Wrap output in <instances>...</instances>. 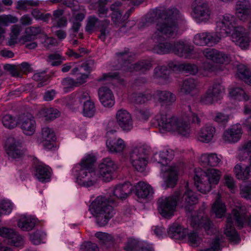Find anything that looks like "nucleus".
Masks as SVG:
<instances>
[{
    "mask_svg": "<svg viewBox=\"0 0 251 251\" xmlns=\"http://www.w3.org/2000/svg\"><path fill=\"white\" fill-rule=\"evenodd\" d=\"M229 94L231 97L239 100H247L249 98V96L245 93L244 90L238 87L231 89Z\"/></svg>",
    "mask_w": 251,
    "mask_h": 251,
    "instance_id": "49",
    "label": "nucleus"
},
{
    "mask_svg": "<svg viewBox=\"0 0 251 251\" xmlns=\"http://www.w3.org/2000/svg\"><path fill=\"white\" fill-rule=\"evenodd\" d=\"M230 60V56L224 52L219 51L215 58V63L218 64H227Z\"/></svg>",
    "mask_w": 251,
    "mask_h": 251,
    "instance_id": "60",
    "label": "nucleus"
},
{
    "mask_svg": "<svg viewBox=\"0 0 251 251\" xmlns=\"http://www.w3.org/2000/svg\"><path fill=\"white\" fill-rule=\"evenodd\" d=\"M2 122L3 126L9 129L14 128L18 124V120L10 115H6L2 118Z\"/></svg>",
    "mask_w": 251,
    "mask_h": 251,
    "instance_id": "52",
    "label": "nucleus"
},
{
    "mask_svg": "<svg viewBox=\"0 0 251 251\" xmlns=\"http://www.w3.org/2000/svg\"><path fill=\"white\" fill-rule=\"evenodd\" d=\"M236 76L246 84L251 85V71L244 65L238 67Z\"/></svg>",
    "mask_w": 251,
    "mask_h": 251,
    "instance_id": "40",
    "label": "nucleus"
},
{
    "mask_svg": "<svg viewBox=\"0 0 251 251\" xmlns=\"http://www.w3.org/2000/svg\"><path fill=\"white\" fill-rule=\"evenodd\" d=\"M224 88L220 83H214L202 95L200 101L204 104L210 105L220 100Z\"/></svg>",
    "mask_w": 251,
    "mask_h": 251,
    "instance_id": "9",
    "label": "nucleus"
},
{
    "mask_svg": "<svg viewBox=\"0 0 251 251\" xmlns=\"http://www.w3.org/2000/svg\"><path fill=\"white\" fill-rule=\"evenodd\" d=\"M51 170L49 166L40 163L35 168V176L40 182H47L50 180Z\"/></svg>",
    "mask_w": 251,
    "mask_h": 251,
    "instance_id": "22",
    "label": "nucleus"
},
{
    "mask_svg": "<svg viewBox=\"0 0 251 251\" xmlns=\"http://www.w3.org/2000/svg\"><path fill=\"white\" fill-rule=\"evenodd\" d=\"M151 95L150 94L137 93L134 94L133 96V101L137 104L144 103L151 100Z\"/></svg>",
    "mask_w": 251,
    "mask_h": 251,
    "instance_id": "56",
    "label": "nucleus"
},
{
    "mask_svg": "<svg viewBox=\"0 0 251 251\" xmlns=\"http://www.w3.org/2000/svg\"><path fill=\"white\" fill-rule=\"evenodd\" d=\"M0 236L4 238H6L8 239V240L10 239V238H13L14 237H16L18 239V241L14 242V243L16 245H19V243H21V238L15 234V231L12 229L3 227H0Z\"/></svg>",
    "mask_w": 251,
    "mask_h": 251,
    "instance_id": "50",
    "label": "nucleus"
},
{
    "mask_svg": "<svg viewBox=\"0 0 251 251\" xmlns=\"http://www.w3.org/2000/svg\"><path fill=\"white\" fill-rule=\"evenodd\" d=\"M200 161L204 166L216 167L222 163L221 156H218L215 153L202 154L200 158Z\"/></svg>",
    "mask_w": 251,
    "mask_h": 251,
    "instance_id": "25",
    "label": "nucleus"
},
{
    "mask_svg": "<svg viewBox=\"0 0 251 251\" xmlns=\"http://www.w3.org/2000/svg\"><path fill=\"white\" fill-rule=\"evenodd\" d=\"M21 143L20 140L12 136L9 137L5 142V150L8 156L12 159L22 158L24 152L22 150Z\"/></svg>",
    "mask_w": 251,
    "mask_h": 251,
    "instance_id": "10",
    "label": "nucleus"
},
{
    "mask_svg": "<svg viewBox=\"0 0 251 251\" xmlns=\"http://www.w3.org/2000/svg\"><path fill=\"white\" fill-rule=\"evenodd\" d=\"M147 149L144 147H136L133 149L130 159L132 166L138 171L143 172L147 164Z\"/></svg>",
    "mask_w": 251,
    "mask_h": 251,
    "instance_id": "8",
    "label": "nucleus"
},
{
    "mask_svg": "<svg viewBox=\"0 0 251 251\" xmlns=\"http://www.w3.org/2000/svg\"><path fill=\"white\" fill-rule=\"evenodd\" d=\"M189 110L188 116L186 118L178 117L165 112H161L156 116L159 126L166 131L181 136L188 137L191 132V126L188 122L199 126L201 125V115H199L191 111V107L188 106Z\"/></svg>",
    "mask_w": 251,
    "mask_h": 251,
    "instance_id": "3",
    "label": "nucleus"
},
{
    "mask_svg": "<svg viewBox=\"0 0 251 251\" xmlns=\"http://www.w3.org/2000/svg\"><path fill=\"white\" fill-rule=\"evenodd\" d=\"M243 130L240 124H235L231 126L226 129L223 134V139L229 143L237 142L241 138Z\"/></svg>",
    "mask_w": 251,
    "mask_h": 251,
    "instance_id": "16",
    "label": "nucleus"
},
{
    "mask_svg": "<svg viewBox=\"0 0 251 251\" xmlns=\"http://www.w3.org/2000/svg\"><path fill=\"white\" fill-rule=\"evenodd\" d=\"M151 112L147 108H143L138 110L136 113L137 118L142 121H147L151 116Z\"/></svg>",
    "mask_w": 251,
    "mask_h": 251,
    "instance_id": "64",
    "label": "nucleus"
},
{
    "mask_svg": "<svg viewBox=\"0 0 251 251\" xmlns=\"http://www.w3.org/2000/svg\"><path fill=\"white\" fill-rule=\"evenodd\" d=\"M117 59L121 67L124 68L125 71L128 72L141 71L144 72L150 70L152 64L149 60H142L135 64H131V61L133 58V54L128 51V50H125L116 53Z\"/></svg>",
    "mask_w": 251,
    "mask_h": 251,
    "instance_id": "6",
    "label": "nucleus"
},
{
    "mask_svg": "<svg viewBox=\"0 0 251 251\" xmlns=\"http://www.w3.org/2000/svg\"><path fill=\"white\" fill-rule=\"evenodd\" d=\"M216 32L221 39L230 35L232 41L241 49L249 46V33L243 27L236 26V19L231 14H226L219 18L216 23Z\"/></svg>",
    "mask_w": 251,
    "mask_h": 251,
    "instance_id": "4",
    "label": "nucleus"
},
{
    "mask_svg": "<svg viewBox=\"0 0 251 251\" xmlns=\"http://www.w3.org/2000/svg\"><path fill=\"white\" fill-rule=\"evenodd\" d=\"M225 234L229 240L235 243H237L240 240L238 234L233 226V220L231 216H228L227 218Z\"/></svg>",
    "mask_w": 251,
    "mask_h": 251,
    "instance_id": "31",
    "label": "nucleus"
},
{
    "mask_svg": "<svg viewBox=\"0 0 251 251\" xmlns=\"http://www.w3.org/2000/svg\"><path fill=\"white\" fill-rule=\"evenodd\" d=\"M165 170L166 171V176H167L166 182L168 187H174L177 179V167L175 165L166 166Z\"/></svg>",
    "mask_w": 251,
    "mask_h": 251,
    "instance_id": "32",
    "label": "nucleus"
},
{
    "mask_svg": "<svg viewBox=\"0 0 251 251\" xmlns=\"http://www.w3.org/2000/svg\"><path fill=\"white\" fill-rule=\"evenodd\" d=\"M40 113L46 121L53 120L60 115L59 111L57 109L52 107L43 108Z\"/></svg>",
    "mask_w": 251,
    "mask_h": 251,
    "instance_id": "44",
    "label": "nucleus"
},
{
    "mask_svg": "<svg viewBox=\"0 0 251 251\" xmlns=\"http://www.w3.org/2000/svg\"><path fill=\"white\" fill-rule=\"evenodd\" d=\"M37 221L30 216H23L18 221V226L24 231L31 230L35 226Z\"/></svg>",
    "mask_w": 251,
    "mask_h": 251,
    "instance_id": "35",
    "label": "nucleus"
},
{
    "mask_svg": "<svg viewBox=\"0 0 251 251\" xmlns=\"http://www.w3.org/2000/svg\"><path fill=\"white\" fill-rule=\"evenodd\" d=\"M133 188L129 182L119 184L112 190L114 196L118 199H125L131 193Z\"/></svg>",
    "mask_w": 251,
    "mask_h": 251,
    "instance_id": "26",
    "label": "nucleus"
},
{
    "mask_svg": "<svg viewBox=\"0 0 251 251\" xmlns=\"http://www.w3.org/2000/svg\"><path fill=\"white\" fill-rule=\"evenodd\" d=\"M190 226L194 229L200 230L203 229L207 234H211L214 232L213 223L206 217H192L190 219Z\"/></svg>",
    "mask_w": 251,
    "mask_h": 251,
    "instance_id": "15",
    "label": "nucleus"
},
{
    "mask_svg": "<svg viewBox=\"0 0 251 251\" xmlns=\"http://www.w3.org/2000/svg\"><path fill=\"white\" fill-rule=\"evenodd\" d=\"M181 198L180 191H176L169 196H163L157 201V209L164 218H170L174 215L176 206L179 203Z\"/></svg>",
    "mask_w": 251,
    "mask_h": 251,
    "instance_id": "7",
    "label": "nucleus"
},
{
    "mask_svg": "<svg viewBox=\"0 0 251 251\" xmlns=\"http://www.w3.org/2000/svg\"><path fill=\"white\" fill-rule=\"evenodd\" d=\"M28 30L30 35L25 36L23 38V40L25 42L30 41L32 38V36L34 37V39L38 34H41L43 36V34H45L43 29L40 27L31 26L28 28Z\"/></svg>",
    "mask_w": 251,
    "mask_h": 251,
    "instance_id": "55",
    "label": "nucleus"
},
{
    "mask_svg": "<svg viewBox=\"0 0 251 251\" xmlns=\"http://www.w3.org/2000/svg\"><path fill=\"white\" fill-rule=\"evenodd\" d=\"M216 132V129L211 125H206L198 134V139L203 143H209L212 140Z\"/></svg>",
    "mask_w": 251,
    "mask_h": 251,
    "instance_id": "24",
    "label": "nucleus"
},
{
    "mask_svg": "<svg viewBox=\"0 0 251 251\" xmlns=\"http://www.w3.org/2000/svg\"><path fill=\"white\" fill-rule=\"evenodd\" d=\"M236 14L241 20H247L251 15V4L248 0H239L237 2Z\"/></svg>",
    "mask_w": 251,
    "mask_h": 251,
    "instance_id": "21",
    "label": "nucleus"
},
{
    "mask_svg": "<svg viewBox=\"0 0 251 251\" xmlns=\"http://www.w3.org/2000/svg\"><path fill=\"white\" fill-rule=\"evenodd\" d=\"M187 188L183 197L181 196L179 203L187 210H191V207L198 202L197 195L191 189L188 188V183L186 184Z\"/></svg>",
    "mask_w": 251,
    "mask_h": 251,
    "instance_id": "19",
    "label": "nucleus"
},
{
    "mask_svg": "<svg viewBox=\"0 0 251 251\" xmlns=\"http://www.w3.org/2000/svg\"><path fill=\"white\" fill-rule=\"evenodd\" d=\"M121 5V2H116L110 6V9L113 11L111 15L112 20L114 24L118 26H119L122 23V13L119 10V7Z\"/></svg>",
    "mask_w": 251,
    "mask_h": 251,
    "instance_id": "41",
    "label": "nucleus"
},
{
    "mask_svg": "<svg viewBox=\"0 0 251 251\" xmlns=\"http://www.w3.org/2000/svg\"><path fill=\"white\" fill-rule=\"evenodd\" d=\"M193 46L185 43L182 41L176 42L175 54L185 58H190L193 54Z\"/></svg>",
    "mask_w": 251,
    "mask_h": 251,
    "instance_id": "23",
    "label": "nucleus"
},
{
    "mask_svg": "<svg viewBox=\"0 0 251 251\" xmlns=\"http://www.w3.org/2000/svg\"><path fill=\"white\" fill-rule=\"evenodd\" d=\"M46 236V234L41 231H36L30 235V239L32 243L35 245L39 244L43 238Z\"/></svg>",
    "mask_w": 251,
    "mask_h": 251,
    "instance_id": "63",
    "label": "nucleus"
},
{
    "mask_svg": "<svg viewBox=\"0 0 251 251\" xmlns=\"http://www.w3.org/2000/svg\"><path fill=\"white\" fill-rule=\"evenodd\" d=\"M204 174V176L211 185H216L219 183L221 173L218 170L213 168L209 169Z\"/></svg>",
    "mask_w": 251,
    "mask_h": 251,
    "instance_id": "38",
    "label": "nucleus"
},
{
    "mask_svg": "<svg viewBox=\"0 0 251 251\" xmlns=\"http://www.w3.org/2000/svg\"><path fill=\"white\" fill-rule=\"evenodd\" d=\"M96 112V108L94 103L92 101L83 104V114L88 117H93Z\"/></svg>",
    "mask_w": 251,
    "mask_h": 251,
    "instance_id": "54",
    "label": "nucleus"
},
{
    "mask_svg": "<svg viewBox=\"0 0 251 251\" xmlns=\"http://www.w3.org/2000/svg\"><path fill=\"white\" fill-rule=\"evenodd\" d=\"M99 97L101 104L107 107L113 106L115 103V98L113 92L108 87L103 86L98 91Z\"/></svg>",
    "mask_w": 251,
    "mask_h": 251,
    "instance_id": "20",
    "label": "nucleus"
},
{
    "mask_svg": "<svg viewBox=\"0 0 251 251\" xmlns=\"http://www.w3.org/2000/svg\"><path fill=\"white\" fill-rule=\"evenodd\" d=\"M106 146L109 151L112 153L122 152L126 147L125 141L121 138L107 141Z\"/></svg>",
    "mask_w": 251,
    "mask_h": 251,
    "instance_id": "34",
    "label": "nucleus"
},
{
    "mask_svg": "<svg viewBox=\"0 0 251 251\" xmlns=\"http://www.w3.org/2000/svg\"><path fill=\"white\" fill-rule=\"evenodd\" d=\"M115 201L114 198L107 199L100 196L92 203L91 208L93 209L96 222L100 226L106 225L113 216V206L116 205Z\"/></svg>",
    "mask_w": 251,
    "mask_h": 251,
    "instance_id": "5",
    "label": "nucleus"
},
{
    "mask_svg": "<svg viewBox=\"0 0 251 251\" xmlns=\"http://www.w3.org/2000/svg\"><path fill=\"white\" fill-rule=\"evenodd\" d=\"M194 13L199 21L206 22L211 18V9L207 2L199 1L194 8Z\"/></svg>",
    "mask_w": 251,
    "mask_h": 251,
    "instance_id": "17",
    "label": "nucleus"
},
{
    "mask_svg": "<svg viewBox=\"0 0 251 251\" xmlns=\"http://www.w3.org/2000/svg\"><path fill=\"white\" fill-rule=\"evenodd\" d=\"M232 215L240 228L245 226H251V216L249 218L244 207H240L234 209L232 211Z\"/></svg>",
    "mask_w": 251,
    "mask_h": 251,
    "instance_id": "18",
    "label": "nucleus"
},
{
    "mask_svg": "<svg viewBox=\"0 0 251 251\" xmlns=\"http://www.w3.org/2000/svg\"><path fill=\"white\" fill-rule=\"evenodd\" d=\"M212 209L217 218H221L226 212L225 205L221 201L220 196L219 194L217 195L215 202L213 204Z\"/></svg>",
    "mask_w": 251,
    "mask_h": 251,
    "instance_id": "46",
    "label": "nucleus"
},
{
    "mask_svg": "<svg viewBox=\"0 0 251 251\" xmlns=\"http://www.w3.org/2000/svg\"><path fill=\"white\" fill-rule=\"evenodd\" d=\"M107 79H116L120 83H122L123 81V79L120 78L119 74L117 72H110L107 74H104L101 77L98 79V81H101Z\"/></svg>",
    "mask_w": 251,
    "mask_h": 251,
    "instance_id": "58",
    "label": "nucleus"
},
{
    "mask_svg": "<svg viewBox=\"0 0 251 251\" xmlns=\"http://www.w3.org/2000/svg\"><path fill=\"white\" fill-rule=\"evenodd\" d=\"M194 184L198 190L202 193H206L211 189V184L206 180L204 176H199L196 175L194 177Z\"/></svg>",
    "mask_w": 251,
    "mask_h": 251,
    "instance_id": "33",
    "label": "nucleus"
},
{
    "mask_svg": "<svg viewBox=\"0 0 251 251\" xmlns=\"http://www.w3.org/2000/svg\"><path fill=\"white\" fill-rule=\"evenodd\" d=\"M18 21V18L11 14L0 15V26H7L10 24H15Z\"/></svg>",
    "mask_w": 251,
    "mask_h": 251,
    "instance_id": "51",
    "label": "nucleus"
},
{
    "mask_svg": "<svg viewBox=\"0 0 251 251\" xmlns=\"http://www.w3.org/2000/svg\"><path fill=\"white\" fill-rule=\"evenodd\" d=\"M12 205L11 202L7 201H0V215L8 214L12 210Z\"/></svg>",
    "mask_w": 251,
    "mask_h": 251,
    "instance_id": "59",
    "label": "nucleus"
},
{
    "mask_svg": "<svg viewBox=\"0 0 251 251\" xmlns=\"http://www.w3.org/2000/svg\"><path fill=\"white\" fill-rule=\"evenodd\" d=\"M135 194L139 198H146L153 193L151 185L143 181H140L135 186Z\"/></svg>",
    "mask_w": 251,
    "mask_h": 251,
    "instance_id": "30",
    "label": "nucleus"
},
{
    "mask_svg": "<svg viewBox=\"0 0 251 251\" xmlns=\"http://www.w3.org/2000/svg\"><path fill=\"white\" fill-rule=\"evenodd\" d=\"M199 85V82L193 78L185 79L179 84V92L185 95L191 94L198 90Z\"/></svg>",
    "mask_w": 251,
    "mask_h": 251,
    "instance_id": "27",
    "label": "nucleus"
},
{
    "mask_svg": "<svg viewBox=\"0 0 251 251\" xmlns=\"http://www.w3.org/2000/svg\"><path fill=\"white\" fill-rule=\"evenodd\" d=\"M40 5L38 0H19L17 2L16 8L19 10L27 11L29 7H36Z\"/></svg>",
    "mask_w": 251,
    "mask_h": 251,
    "instance_id": "45",
    "label": "nucleus"
},
{
    "mask_svg": "<svg viewBox=\"0 0 251 251\" xmlns=\"http://www.w3.org/2000/svg\"><path fill=\"white\" fill-rule=\"evenodd\" d=\"M153 97L159 102L167 105L172 104L176 100L175 95L168 91L157 90L153 94Z\"/></svg>",
    "mask_w": 251,
    "mask_h": 251,
    "instance_id": "28",
    "label": "nucleus"
},
{
    "mask_svg": "<svg viewBox=\"0 0 251 251\" xmlns=\"http://www.w3.org/2000/svg\"><path fill=\"white\" fill-rule=\"evenodd\" d=\"M221 40V36L216 32H201L197 34L194 38V43L198 46H213Z\"/></svg>",
    "mask_w": 251,
    "mask_h": 251,
    "instance_id": "11",
    "label": "nucleus"
},
{
    "mask_svg": "<svg viewBox=\"0 0 251 251\" xmlns=\"http://www.w3.org/2000/svg\"><path fill=\"white\" fill-rule=\"evenodd\" d=\"M170 70L165 66L156 67L154 70V76L158 79H163L166 82L169 78Z\"/></svg>",
    "mask_w": 251,
    "mask_h": 251,
    "instance_id": "42",
    "label": "nucleus"
},
{
    "mask_svg": "<svg viewBox=\"0 0 251 251\" xmlns=\"http://www.w3.org/2000/svg\"><path fill=\"white\" fill-rule=\"evenodd\" d=\"M33 79L39 82L37 84L38 87H41L47 84L49 76L47 75L45 71L36 72L32 76Z\"/></svg>",
    "mask_w": 251,
    "mask_h": 251,
    "instance_id": "48",
    "label": "nucleus"
},
{
    "mask_svg": "<svg viewBox=\"0 0 251 251\" xmlns=\"http://www.w3.org/2000/svg\"><path fill=\"white\" fill-rule=\"evenodd\" d=\"M186 232L187 230L182 229L180 225L174 224L170 226L168 233L171 238L180 239L186 236Z\"/></svg>",
    "mask_w": 251,
    "mask_h": 251,
    "instance_id": "37",
    "label": "nucleus"
},
{
    "mask_svg": "<svg viewBox=\"0 0 251 251\" xmlns=\"http://www.w3.org/2000/svg\"><path fill=\"white\" fill-rule=\"evenodd\" d=\"M169 67L170 69L175 70L179 68L182 71L186 73H189L191 75H195L198 71L197 66L194 64H182L179 66L174 64L173 63H169Z\"/></svg>",
    "mask_w": 251,
    "mask_h": 251,
    "instance_id": "39",
    "label": "nucleus"
},
{
    "mask_svg": "<svg viewBox=\"0 0 251 251\" xmlns=\"http://www.w3.org/2000/svg\"><path fill=\"white\" fill-rule=\"evenodd\" d=\"M219 51L215 49L207 48L203 50V54L207 59L214 62L215 58L216 55H217Z\"/></svg>",
    "mask_w": 251,
    "mask_h": 251,
    "instance_id": "61",
    "label": "nucleus"
},
{
    "mask_svg": "<svg viewBox=\"0 0 251 251\" xmlns=\"http://www.w3.org/2000/svg\"><path fill=\"white\" fill-rule=\"evenodd\" d=\"M99 24L100 21L97 18L94 16H91L88 18L86 30L88 32H92L97 27H99Z\"/></svg>",
    "mask_w": 251,
    "mask_h": 251,
    "instance_id": "57",
    "label": "nucleus"
},
{
    "mask_svg": "<svg viewBox=\"0 0 251 251\" xmlns=\"http://www.w3.org/2000/svg\"><path fill=\"white\" fill-rule=\"evenodd\" d=\"M18 125L24 134L32 135L36 130V122L34 117L30 113H25L19 116Z\"/></svg>",
    "mask_w": 251,
    "mask_h": 251,
    "instance_id": "12",
    "label": "nucleus"
},
{
    "mask_svg": "<svg viewBox=\"0 0 251 251\" xmlns=\"http://www.w3.org/2000/svg\"><path fill=\"white\" fill-rule=\"evenodd\" d=\"M116 123L126 132L130 131L133 128V120L131 114L124 109H119L115 115Z\"/></svg>",
    "mask_w": 251,
    "mask_h": 251,
    "instance_id": "13",
    "label": "nucleus"
},
{
    "mask_svg": "<svg viewBox=\"0 0 251 251\" xmlns=\"http://www.w3.org/2000/svg\"><path fill=\"white\" fill-rule=\"evenodd\" d=\"M234 172L238 179L246 180L251 176V156L249 158V165L243 168L240 164H237L234 168Z\"/></svg>",
    "mask_w": 251,
    "mask_h": 251,
    "instance_id": "29",
    "label": "nucleus"
},
{
    "mask_svg": "<svg viewBox=\"0 0 251 251\" xmlns=\"http://www.w3.org/2000/svg\"><path fill=\"white\" fill-rule=\"evenodd\" d=\"M31 14L37 20H42L45 22H48L51 15L50 13H46L44 14L42 13L39 9L35 8L33 9L31 12Z\"/></svg>",
    "mask_w": 251,
    "mask_h": 251,
    "instance_id": "53",
    "label": "nucleus"
},
{
    "mask_svg": "<svg viewBox=\"0 0 251 251\" xmlns=\"http://www.w3.org/2000/svg\"><path fill=\"white\" fill-rule=\"evenodd\" d=\"M96 161L93 154L86 155L73 169L77 183L82 186L89 187L94 186L99 177L105 182L110 181L113 173L117 170V166L110 158L102 159L99 166L98 174L93 165Z\"/></svg>",
    "mask_w": 251,
    "mask_h": 251,
    "instance_id": "1",
    "label": "nucleus"
},
{
    "mask_svg": "<svg viewBox=\"0 0 251 251\" xmlns=\"http://www.w3.org/2000/svg\"><path fill=\"white\" fill-rule=\"evenodd\" d=\"M180 18L179 11L173 8L167 10L163 20L157 22L155 29L151 35V39L155 44L152 49L154 53L159 54L175 53L176 42L164 40L181 34L177 22Z\"/></svg>",
    "mask_w": 251,
    "mask_h": 251,
    "instance_id": "2",
    "label": "nucleus"
},
{
    "mask_svg": "<svg viewBox=\"0 0 251 251\" xmlns=\"http://www.w3.org/2000/svg\"><path fill=\"white\" fill-rule=\"evenodd\" d=\"M55 140V134L52 128L48 126L42 128L39 141L45 149H51L54 147Z\"/></svg>",
    "mask_w": 251,
    "mask_h": 251,
    "instance_id": "14",
    "label": "nucleus"
},
{
    "mask_svg": "<svg viewBox=\"0 0 251 251\" xmlns=\"http://www.w3.org/2000/svg\"><path fill=\"white\" fill-rule=\"evenodd\" d=\"M91 101L89 94L87 92L81 91L77 94L76 100L69 104V107L73 111L76 110L79 107V103H86Z\"/></svg>",
    "mask_w": 251,
    "mask_h": 251,
    "instance_id": "36",
    "label": "nucleus"
},
{
    "mask_svg": "<svg viewBox=\"0 0 251 251\" xmlns=\"http://www.w3.org/2000/svg\"><path fill=\"white\" fill-rule=\"evenodd\" d=\"M92 69L90 67V62L89 61H85L80 65L75 67L71 70V74L73 75H77L78 73H83L89 76Z\"/></svg>",
    "mask_w": 251,
    "mask_h": 251,
    "instance_id": "43",
    "label": "nucleus"
},
{
    "mask_svg": "<svg viewBox=\"0 0 251 251\" xmlns=\"http://www.w3.org/2000/svg\"><path fill=\"white\" fill-rule=\"evenodd\" d=\"M64 60H65V57L58 52L49 54L47 59V61L52 66H59Z\"/></svg>",
    "mask_w": 251,
    "mask_h": 251,
    "instance_id": "47",
    "label": "nucleus"
},
{
    "mask_svg": "<svg viewBox=\"0 0 251 251\" xmlns=\"http://www.w3.org/2000/svg\"><path fill=\"white\" fill-rule=\"evenodd\" d=\"M4 69L8 71L13 76L20 77L22 75V73L18 66L10 64H5L4 65Z\"/></svg>",
    "mask_w": 251,
    "mask_h": 251,
    "instance_id": "62",
    "label": "nucleus"
}]
</instances>
